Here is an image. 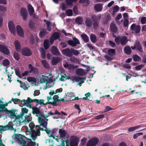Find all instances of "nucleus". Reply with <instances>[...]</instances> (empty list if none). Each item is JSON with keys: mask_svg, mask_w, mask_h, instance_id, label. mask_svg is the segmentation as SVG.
I'll return each instance as SVG.
<instances>
[{"mask_svg": "<svg viewBox=\"0 0 146 146\" xmlns=\"http://www.w3.org/2000/svg\"><path fill=\"white\" fill-rule=\"evenodd\" d=\"M29 126L31 130V136L33 138H36L37 136H40V130L43 131H45V130L43 128L40 127L39 125H35L33 122H31L29 124Z\"/></svg>", "mask_w": 146, "mask_h": 146, "instance_id": "f257e3e1", "label": "nucleus"}, {"mask_svg": "<svg viewBox=\"0 0 146 146\" xmlns=\"http://www.w3.org/2000/svg\"><path fill=\"white\" fill-rule=\"evenodd\" d=\"M72 80V83H74V81L75 82H78L79 84H80V86H82V84L84 82L83 79L84 78L83 77H81L79 76H72L70 77V76H66V74L64 75H61L60 78L59 79L61 81H64V80Z\"/></svg>", "mask_w": 146, "mask_h": 146, "instance_id": "f03ea898", "label": "nucleus"}, {"mask_svg": "<svg viewBox=\"0 0 146 146\" xmlns=\"http://www.w3.org/2000/svg\"><path fill=\"white\" fill-rule=\"evenodd\" d=\"M17 137L18 140L20 142V144L21 146H35L36 142L33 141L30 139V141L27 142L23 139V138H26L25 136L21 134L17 135ZM37 146H38L37 145Z\"/></svg>", "mask_w": 146, "mask_h": 146, "instance_id": "7ed1b4c3", "label": "nucleus"}, {"mask_svg": "<svg viewBox=\"0 0 146 146\" xmlns=\"http://www.w3.org/2000/svg\"><path fill=\"white\" fill-rule=\"evenodd\" d=\"M16 110L14 112V113L13 115L12 114L10 115V117L11 118L14 119L15 118V120L19 119L22 118L25 114H27L29 110L26 108H21V112L20 115H18L17 112L18 111V110L17 109H15Z\"/></svg>", "mask_w": 146, "mask_h": 146, "instance_id": "20e7f679", "label": "nucleus"}, {"mask_svg": "<svg viewBox=\"0 0 146 146\" xmlns=\"http://www.w3.org/2000/svg\"><path fill=\"white\" fill-rule=\"evenodd\" d=\"M71 141L70 142V146H78V143L79 142V139L78 138L75 136H72L70 137ZM61 140V143H62V141H64V143L66 142V146H69V140L68 139L64 140L63 139H62ZM65 144V143H64Z\"/></svg>", "mask_w": 146, "mask_h": 146, "instance_id": "39448f33", "label": "nucleus"}, {"mask_svg": "<svg viewBox=\"0 0 146 146\" xmlns=\"http://www.w3.org/2000/svg\"><path fill=\"white\" fill-rule=\"evenodd\" d=\"M8 103H5V104H3V102L1 100L0 102V112H2L5 111V112L6 114H10L11 115L12 114L13 115L14 112L16 111L15 109H11L10 110H8L7 108L5 107V106H8Z\"/></svg>", "mask_w": 146, "mask_h": 146, "instance_id": "423d86ee", "label": "nucleus"}, {"mask_svg": "<svg viewBox=\"0 0 146 146\" xmlns=\"http://www.w3.org/2000/svg\"><path fill=\"white\" fill-rule=\"evenodd\" d=\"M48 119H43L41 117H39L38 118V122L40 124V126H42L44 128L46 129L45 130V131L46 132V133L49 134L50 133V130H48L47 129V125L48 124Z\"/></svg>", "mask_w": 146, "mask_h": 146, "instance_id": "0eeeda50", "label": "nucleus"}, {"mask_svg": "<svg viewBox=\"0 0 146 146\" xmlns=\"http://www.w3.org/2000/svg\"><path fill=\"white\" fill-rule=\"evenodd\" d=\"M8 47L3 44L0 45V52L4 54L9 56L10 54V51Z\"/></svg>", "mask_w": 146, "mask_h": 146, "instance_id": "6e6552de", "label": "nucleus"}, {"mask_svg": "<svg viewBox=\"0 0 146 146\" xmlns=\"http://www.w3.org/2000/svg\"><path fill=\"white\" fill-rule=\"evenodd\" d=\"M73 40H70L67 41L68 44L72 47H75L78 44H80V42L78 39L75 37L72 38Z\"/></svg>", "mask_w": 146, "mask_h": 146, "instance_id": "1a4fd4ad", "label": "nucleus"}, {"mask_svg": "<svg viewBox=\"0 0 146 146\" xmlns=\"http://www.w3.org/2000/svg\"><path fill=\"white\" fill-rule=\"evenodd\" d=\"M99 142L98 138L94 137L89 140L87 143L86 146H96Z\"/></svg>", "mask_w": 146, "mask_h": 146, "instance_id": "9d476101", "label": "nucleus"}, {"mask_svg": "<svg viewBox=\"0 0 146 146\" xmlns=\"http://www.w3.org/2000/svg\"><path fill=\"white\" fill-rule=\"evenodd\" d=\"M22 54L24 56H30L32 54V52L31 50L27 47L22 48L21 50Z\"/></svg>", "mask_w": 146, "mask_h": 146, "instance_id": "9b49d317", "label": "nucleus"}, {"mask_svg": "<svg viewBox=\"0 0 146 146\" xmlns=\"http://www.w3.org/2000/svg\"><path fill=\"white\" fill-rule=\"evenodd\" d=\"M130 29L131 31H135V33L138 34L140 32L141 27L139 25L133 23L131 25Z\"/></svg>", "mask_w": 146, "mask_h": 146, "instance_id": "f8f14e48", "label": "nucleus"}, {"mask_svg": "<svg viewBox=\"0 0 146 146\" xmlns=\"http://www.w3.org/2000/svg\"><path fill=\"white\" fill-rule=\"evenodd\" d=\"M61 52L62 54L68 57H71L72 56V50L69 48H68L63 49Z\"/></svg>", "mask_w": 146, "mask_h": 146, "instance_id": "ddd939ff", "label": "nucleus"}, {"mask_svg": "<svg viewBox=\"0 0 146 146\" xmlns=\"http://www.w3.org/2000/svg\"><path fill=\"white\" fill-rule=\"evenodd\" d=\"M20 14L22 16V19H23V20L25 21L27 20L28 14L27 10L25 8H22L21 9Z\"/></svg>", "mask_w": 146, "mask_h": 146, "instance_id": "4468645a", "label": "nucleus"}, {"mask_svg": "<svg viewBox=\"0 0 146 146\" xmlns=\"http://www.w3.org/2000/svg\"><path fill=\"white\" fill-rule=\"evenodd\" d=\"M53 99V102H48L47 103L53 105V106H56L57 105L56 102H60L59 99V96L57 95L54 96L52 98Z\"/></svg>", "mask_w": 146, "mask_h": 146, "instance_id": "2eb2a0df", "label": "nucleus"}, {"mask_svg": "<svg viewBox=\"0 0 146 146\" xmlns=\"http://www.w3.org/2000/svg\"><path fill=\"white\" fill-rule=\"evenodd\" d=\"M9 29L11 33L14 35L15 34V27L13 22L10 21L8 23Z\"/></svg>", "mask_w": 146, "mask_h": 146, "instance_id": "dca6fc26", "label": "nucleus"}, {"mask_svg": "<svg viewBox=\"0 0 146 146\" xmlns=\"http://www.w3.org/2000/svg\"><path fill=\"white\" fill-rule=\"evenodd\" d=\"M51 52L52 54L55 56H59L60 55V53L59 50L57 47L55 46H52L51 49Z\"/></svg>", "mask_w": 146, "mask_h": 146, "instance_id": "f3484780", "label": "nucleus"}, {"mask_svg": "<svg viewBox=\"0 0 146 146\" xmlns=\"http://www.w3.org/2000/svg\"><path fill=\"white\" fill-rule=\"evenodd\" d=\"M39 82L40 83H44L46 82V84L48 82L47 79L48 78V77L44 75H43V74L41 73L39 74Z\"/></svg>", "mask_w": 146, "mask_h": 146, "instance_id": "a211bd4d", "label": "nucleus"}, {"mask_svg": "<svg viewBox=\"0 0 146 146\" xmlns=\"http://www.w3.org/2000/svg\"><path fill=\"white\" fill-rule=\"evenodd\" d=\"M32 113L34 115L36 114V116L39 117H40V114H41V112L40 111V109L37 107H34L32 108Z\"/></svg>", "mask_w": 146, "mask_h": 146, "instance_id": "6ab92c4d", "label": "nucleus"}, {"mask_svg": "<svg viewBox=\"0 0 146 146\" xmlns=\"http://www.w3.org/2000/svg\"><path fill=\"white\" fill-rule=\"evenodd\" d=\"M13 126L11 125H6V126H3L0 125V131H5L7 130H13Z\"/></svg>", "mask_w": 146, "mask_h": 146, "instance_id": "aec40b11", "label": "nucleus"}, {"mask_svg": "<svg viewBox=\"0 0 146 146\" xmlns=\"http://www.w3.org/2000/svg\"><path fill=\"white\" fill-rule=\"evenodd\" d=\"M17 33L19 36L23 37L24 36V32L23 29L19 25H17L16 27Z\"/></svg>", "mask_w": 146, "mask_h": 146, "instance_id": "412c9836", "label": "nucleus"}, {"mask_svg": "<svg viewBox=\"0 0 146 146\" xmlns=\"http://www.w3.org/2000/svg\"><path fill=\"white\" fill-rule=\"evenodd\" d=\"M135 44L136 51L141 53L143 52V48L140 42L139 41H136L135 42Z\"/></svg>", "mask_w": 146, "mask_h": 146, "instance_id": "4be33fe9", "label": "nucleus"}, {"mask_svg": "<svg viewBox=\"0 0 146 146\" xmlns=\"http://www.w3.org/2000/svg\"><path fill=\"white\" fill-rule=\"evenodd\" d=\"M76 74L78 76H82L85 75V72L84 69L82 68H78L76 70Z\"/></svg>", "mask_w": 146, "mask_h": 146, "instance_id": "5701e85b", "label": "nucleus"}, {"mask_svg": "<svg viewBox=\"0 0 146 146\" xmlns=\"http://www.w3.org/2000/svg\"><path fill=\"white\" fill-rule=\"evenodd\" d=\"M29 69L30 71H29V73H35L38 72V69L36 67H33L31 64H29Z\"/></svg>", "mask_w": 146, "mask_h": 146, "instance_id": "b1692460", "label": "nucleus"}, {"mask_svg": "<svg viewBox=\"0 0 146 146\" xmlns=\"http://www.w3.org/2000/svg\"><path fill=\"white\" fill-rule=\"evenodd\" d=\"M92 17L93 21H94V23H93V28L94 29H96L98 26V22L97 19H96V17H94L93 16H92Z\"/></svg>", "mask_w": 146, "mask_h": 146, "instance_id": "393cba45", "label": "nucleus"}, {"mask_svg": "<svg viewBox=\"0 0 146 146\" xmlns=\"http://www.w3.org/2000/svg\"><path fill=\"white\" fill-rule=\"evenodd\" d=\"M85 22L87 27H90L92 26V20L90 18L87 17L86 19Z\"/></svg>", "mask_w": 146, "mask_h": 146, "instance_id": "a878e982", "label": "nucleus"}, {"mask_svg": "<svg viewBox=\"0 0 146 146\" xmlns=\"http://www.w3.org/2000/svg\"><path fill=\"white\" fill-rule=\"evenodd\" d=\"M60 61V58L59 57H54L52 58V65H55Z\"/></svg>", "mask_w": 146, "mask_h": 146, "instance_id": "bb28decb", "label": "nucleus"}, {"mask_svg": "<svg viewBox=\"0 0 146 146\" xmlns=\"http://www.w3.org/2000/svg\"><path fill=\"white\" fill-rule=\"evenodd\" d=\"M103 5L102 4L98 3L96 4L94 7V9L96 11L99 12L102 11V9Z\"/></svg>", "mask_w": 146, "mask_h": 146, "instance_id": "cd10ccee", "label": "nucleus"}, {"mask_svg": "<svg viewBox=\"0 0 146 146\" xmlns=\"http://www.w3.org/2000/svg\"><path fill=\"white\" fill-rule=\"evenodd\" d=\"M110 28L111 31L113 33H116L117 31V27L113 23H111L110 25Z\"/></svg>", "mask_w": 146, "mask_h": 146, "instance_id": "c85d7f7f", "label": "nucleus"}, {"mask_svg": "<svg viewBox=\"0 0 146 146\" xmlns=\"http://www.w3.org/2000/svg\"><path fill=\"white\" fill-rule=\"evenodd\" d=\"M59 133L60 134V137L62 138L65 137L67 133L65 130L60 129L59 130Z\"/></svg>", "mask_w": 146, "mask_h": 146, "instance_id": "c756f323", "label": "nucleus"}, {"mask_svg": "<svg viewBox=\"0 0 146 146\" xmlns=\"http://www.w3.org/2000/svg\"><path fill=\"white\" fill-rule=\"evenodd\" d=\"M128 40L126 37L125 36H122L121 39V40L120 43L122 45L124 46L126 44Z\"/></svg>", "mask_w": 146, "mask_h": 146, "instance_id": "7c9ffc66", "label": "nucleus"}, {"mask_svg": "<svg viewBox=\"0 0 146 146\" xmlns=\"http://www.w3.org/2000/svg\"><path fill=\"white\" fill-rule=\"evenodd\" d=\"M124 52L128 55L131 54V50L130 48V47L128 46H126L124 48Z\"/></svg>", "mask_w": 146, "mask_h": 146, "instance_id": "2f4dec72", "label": "nucleus"}, {"mask_svg": "<svg viewBox=\"0 0 146 146\" xmlns=\"http://www.w3.org/2000/svg\"><path fill=\"white\" fill-rule=\"evenodd\" d=\"M39 51L41 53V58L43 59H45L46 57V55L44 49L43 48L41 47L39 48Z\"/></svg>", "mask_w": 146, "mask_h": 146, "instance_id": "473e14b6", "label": "nucleus"}, {"mask_svg": "<svg viewBox=\"0 0 146 146\" xmlns=\"http://www.w3.org/2000/svg\"><path fill=\"white\" fill-rule=\"evenodd\" d=\"M44 100L43 99L38 100L37 99H35V102L37 104V105L38 104H42L44 105H46L47 104H49L48 103H47V102L45 103H44Z\"/></svg>", "mask_w": 146, "mask_h": 146, "instance_id": "72a5a7b5", "label": "nucleus"}, {"mask_svg": "<svg viewBox=\"0 0 146 146\" xmlns=\"http://www.w3.org/2000/svg\"><path fill=\"white\" fill-rule=\"evenodd\" d=\"M115 49L110 48L108 50V55L111 56H113L115 54Z\"/></svg>", "mask_w": 146, "mask_h": 146, "instance_id": "f704fd0d", "label": "nucleus"}, {"mask_svg": "<svg viewBox=\"0 0 146 146\" xmlns=\"http://www.w3.org/2000/svg\"><path fill=\"white\" fill-rule=\"evenodd\" d=\"M81 37L83 39L84 42L86 43L88 42L89 41V38L88 36L85 34H82L81 35Z\"/></svg>", "mask_w": 146, "mask_h": 146, "instance_id": "c9c22d12", "label": "nucleus"}, {"mask_svg": "<svg viewBox=\"0 0 146 146\" xmlns=\"http://www.w3.org/2000/svg\"><path fill=\"white\" fill-rule=\"evenodd\" d=\"M132 58L133 61L135 62H139L141 60V57L136 54L133 55Z\"/></svg>", "mask_w": 146, "mask_h": 146, "instance_id": "e433bc0d", "label": "nucleus"}, {"mask_svg": "<svg viewBox=\"0 0 146 146\" xmlns=\"http://www.w3.org/2000/svg\"><path fill=\"white\" fill-rule=\"evenodd\" d=\"M75 22L77 23L79 25H81L83 22V20L82 17H77L75 19Z\"/></svg>", "mask_w": 146, "mask_h": 146, "instance_id": "4c0bfd02", "label": "nucleus"}, {"mask_svg": "<svg viewBox=\"0 0 146 146\" xmlns=\"http://www.w3.org/2000/svg\"><path fill=\"white\" fill-rule=\"evenodd\" d=\"M90 40L92 43H95L97 41L96 36L95 35L92 34L90 36Z\"/></svg>", "mask_w": 146, "mask_h": 146, "instance_id": "58836bf2", "label": "nucleus"}, {"mask_svg": "<svg viewBox=\"0 0 146 146\" xmlns=\"http://www.w3.org/2000/svg\"><path fill=\"white\" fill-rule=\"evenodd\" d=\"M54 115V113L52 112L51 111H50L48 113V114H46L45 115H43V114H40V116L41 117H43V118H44V119H47L46 118H48L49 116L50 115Z\"/></svg>", "mask_w": 146, "mask_h": 146, "instance_id": "ea45409f", "label": "nucleus"}, {"mask_svg": "<svg viewBox=\"0 0 146 146\" xmlns=\"http://www.w3.org/2000/svg\"><path fill=\"white\" fill-rule=\"evenodd\" d=\"M28 11L29 14H30V16L32 15L34 12V9L32 6L30 4L28 5Z\"/></svg>", "mask_w": 146, "mask_h": 146, "instance_id": "a19ab883", "label": "nucleus"}, {"mask_svg": "<svg viewBox=\"0 0 146 146\" xmlns=\"http://www.w3.org/2000/svg\"><path fill=\"white\" fill-rule=\"evenodd\" d=\"M49 41L48 39H46L43 42L44 44V47L45 50H46L49 47V45L48 44Z\"/></svg>", "mask_w": 146, "mask_h": 146, "instance_id": "79ce46f5", "label": "nucleus"}, {"mask_svg": "<svg viewBox=\"0 0 146 146\" xmlns=\"http://www.w3.org/2000/svg\"><path fill=\"white\" fill-rule=\"evenodd\" d=\"M52 38L54 40H56L59 38L60 37V35L59 33L57 32H55L52 35Z\"/></svg>", "mask_w": 146, "mask_h": 146, "instance_id": "37998d69", "label": "nucleus"}, {"mask_svg": "<svg viewBox=\"0 0 146 146\" xmlns=\"http://www.w3.org/2000/svg\"><path fill=\"white\" fill-rule=\"evenodd\" d=\"M71 49L72 52V56H73V54L75 56H78L80 54V51L76 50H75L72 48H71Z\"/></svg>", "mask_w": 146, "mask_h": 146, "instance_id": "c03bdc74", "label": "nucleus"}, {"mask_svg": "<svg viewBox=\"0 0 146 146\" xmlns=\"http://www.w3.org/2000/svg\"><path fill=\"white\" fill-rule=\"evenodd\" d=\"M78 66L77 65H75L74 64H69V66L68 68L69 70H74L78 68Z\"/></svg>", "mask_w": 146, "mask_h": 146, "instance_id": "a18cd8bd", "label": "nucleus"}, {"mask_svg": "<svg viewBox=\"0 0 146 146\" xmlns=\"http://www.w3.org/2000/svg\"><path fill=\"white\" fill-rule=\"evenodd\" d=\"M141 126L140 125H139L135 127H130L129 129H128V131L129 132L133 131L136 129H137L139 128Z\"/></svg>", "mask_w": 146, "mask_h": 146, "instance_id": "49530a36", "label": "nucleus"}, {"mask_svg": "<svg viewBox=\"0 0 146 146\" xmlns=\"http://www.w3.org/2000/svg\"><path fill=\"white\" fill-rule=\"evenodd\" d=\"M15 74L19 78L22 77L21 75L20 69L18 68H16L15 69Z\"/></svg>", "mask_w": 146, "mask_h": 146, "instance_id": "de8ad7c7", "label": "nucleus"}, {"mask_svg": "<svg viewBox=\"0 0 146 146\" xmlns=\"http://www.w3.org/2000/svg\"><path fill=\"white\" fill-rule=\"evenodd\" d=\"M70 61L72 62L73 63H74L76 64H79L80 63V62L78 59L74 56H72L70 57Z\"/></svg>", "mask_w": 146, "mask_h": 146, "instance_id": "09e8293b", "label": "nucleus"}, {"mask_svg": "<svg viewBox=\"0 0 146 146\" xmlns=\"http://www.w3.org/2000/svg\"><path fill=\"white\" fill-rule=\"evenodd\" d=\"M15 48L17 51H18L20 48V43L18 40H16L14 42Z\"/></svg>", "mask_w": 146, "mask_h": 146, "instance_id": "8fccbe9b", "label": "nucleus"}, {"mask_svg": "<svg viewBox=\"0 0 146 146\" xmlns=\"http://www.w3.org/2000/svg\"><path fill=\"white\" fill-rule=\"evenodd\" d=\"M66 4L68 6H71L73 4V2H75L77 0H65Z\"/></svg>", "mask_w": 146, "mask_h": 146, "instance_id": "3c124183", "label": "nucleus"}, {"mask_svg": "<svg viewBox=\"0 0 146 146\" xmlns=\"http://www.w3.org/2000/svg\"><path fill=\"white\" fill-rule=\"evenodd\" d=\"M27 80L29 82L33 83H35L36 82V79L34 77L29 76L27 78Z\"/></svg>", "mask_w": 146, "mask_h": 146, "instance_id": "603ef678", "label": "nucleus"}, {"mask_svg": "<svg viewBox=\"0 0 146 146\" xmlns=\"http://www.w3.org/2000/svg\"><path fill=\"white\" fill-rule=\"evenodd\" d=\"M10 64V62L7 59H4L3 60V65L4 66H7Z\"/></svg>", "mask_w": 146, "mask_h": 146, "instance_id": "864d4df0", "label": "nucleus"}, {"mask_svg": "<svg viewBox=\"0 0 146 146\" xmlns=\"http://www.w3.org/2000/svg\"><path fill=\"white\" fill-rule=\"evenodd\" d=\"M121 38H122V36H117L115 38V43H116L117 45L119 44H120L121 40Z\"/></svg>", "mask_w": 146, "mask_h": 146, "instance_id": "5fc2aeb1", "label": "nucleus"}, {"mask_svg": "<svg viewBox=\"0 0 146 146\" xmlns=\"http://www.w3.org/2000/svg\"><path fill=\"white\" fill-rule=\"evenodd\" d=\"M46 31L44 29H42L41 31H40L39 34V36L40 38H42L46 34Z\"/></svg>", "mask_w": 146, "mask_h": 146, "instance_id": "6e6d98bb", "label": "nucleus"}, {"mask_svg": "<svg viewBox=\"0 0 146 146\" xmlns=\"http://www.w3.org/2000/svg\"><path fill=\"white\" fill-rule=\"evenodd\" d=\"M79 3L81 4L85 3V5L87 6L89 4V0H80L79 1Z\"/></svg>", "mask_w": 146, "mask_h": 146, "instance_id": "4d7b16f0", "label": "nucleus"}, {"mask_svg": "<svg viewBox=\"0 0 146 146\" xmlns=\"http://www.w3.org/2000/svg\"><path fill=\"white\" fill-rule=\"evenodd\" d=\"M41 62L43 65V66L45 68H48V63L46 62L45 60H41Z\"/></svg>", "mask_w": 146, "mask_h": 146, "instance_id": "13d9d810", "label": "nucleus"}, {"mask_svg": "<svg viewBox=\"0 0 146 146\" xmlns=\"http://www.w3.org/2000/svg\"><path fill=\"white\" fill-rule=\"evenodd\" d=\"M66 14L68 16H71L73 14L72 10L70 9L67 10L66 11Z\"/></svg>", "mask_w": 146, "mask_h": 146, "instance_id": "bf43d9fd", "label": "nucleus"}, {"mask_svg": "<svg viewBox=\"0 0 146 146\" xmlns=\"http://www.w3.org/2000/svg\"><path fill=\"white\" fill-rule=\"evenodd\" d=\"M13 56L15 60H18L20 59V57L18 53L14 52L13 54Z\"/></svg>", "mask_w": 146, "mask_h": 146, "instance_id": "052dcab7", "label": "nucleus"}, {"mask_svg": "<svg viewBox=\"0 0 146 146\" xmlns=\"http://www.w3.org/2000/svg\"><path fill=\"white\" fill-rule=\"evenodd\" d=\"M144 66L143 64H140L135 67V69L137 71L140 70Z\"/></svg>", "mask_w": 146, "mask_h": 146, "instance_id": "680f3d73", "label": "nucleus"}, {"mask_svg": "<svg viewBox=\"0 0 146 146\" xmlns=\"http://www.w3.org/2000/svg\"><path fill=\"white\" fill-rule=\"evenodd\" d=\"M35 99H32L29 97L27 98V100H26L27 102V104H30L33 102H35Z\"/></svg>", "mask_w": 146, "mask_h": 146, "instance_id": "e2e57ef3", "label": "nucleus"}, {"mask_svg": "<svg viewBox=\"0 0 146 146\" xmlns=\"http://www.w3.org/2000/svg\"><path fill=\"white\" fill-rule=\"evenodd\" d=\"M66 96H68L69 97H70V98L68 99V100H74L73 99L74 98V97H75L73 95L72 93L68 94V95H66Z\"/></svg>", "mask_w": 146, "mask_h": 146, "instance_id": "0e129e2a", "label": "nucleus"}, {"mask_svg": "<svg viewBox=\"0 0 146 146\" xmlns=\"http://www.w3.org/2000/svg\"><path fill=\"white\" fill-rule=\"evenodd\" d=\"M123 68H125L126 69H131V66H130L129 64H126L123 65Z\"/></svg>", "mask_w": 146, "mask_h": 146, "instance_id": "69168bd1", "label": "nucleus"}, {"mask_svg": "<svg viewBox=\"0 0 146 146\" xmlns=\"http://www.w3.org/2000/svg\"><path fill=\"white\" fill-rule=\"evenodd\" d=\"M87 139L85 137H84L81 140V143H80V145L81 146H83L85 145L86 142L87 141Z\"/></svg>", "mask_w": 146, "mask_h": 146, "instance_id": "338daca9", "label": "nucleus"}, {"mask_svg": "<svg viewBox=\"0 0 146 146\" xmlns=\"http://www.w3.org/2000/svg\"><path fill=\"white\" fill-rule=\"evenodd\" d=\"M73 11L75 14H78V7L76 6H75L73 8Z\"/></svg>", "mask_w": 146, "mask_h": 146, "instance_id": "774afa93", "label": "nucleus"}]
</instances>
